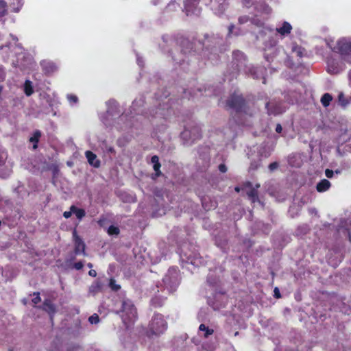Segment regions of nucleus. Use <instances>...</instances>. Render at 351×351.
<instances>
[{
    "label": "nucleus",
    "instance_id": "obj_1",
    "mask_svg": "<svg viewBox=\"0 0 351 351\" xmlns=\"http://www.w3.org/2000/svg\"><path fill=\"white\" fill-rule=\"evenodd\" d=\"M167 328V323L164 316L160 313H155L148 326L147 336L160 335Z\"/></svg>",
    "mask_w": 351,
    "mask_h": 351
},
{
    "label": "nucleus",
    "instance_id": "obj_2",
    "mask_svg": "<svg viewBox=\"0 0 351 351\" xmlns=\"http://www.w3.org/2000/svg\"><path fill=\"white\" fill-rule=\"evenodd\" d=\"M121 311L125 324L134 323L136 320L137 309L131 300L125 299L122 301Z\"/></svg>",
    "mask_w": 351,
    "mask_h": 351
},
{
    "label": "nucleus",
    "instance_id": "obj_3",
    "mask_svg": "<svg viewBox=\"0 0 351 351\" xmlns=\"http://www.w3.org/2000/svg\"><path fill=\"white\" fill-rule=\"evenodd\" d=\"M232 68V77H237L241 70H245L247 66V58L244 53L241 51H234L232 53V60L231 62Z\"/></svg>",
    "mask_w": 351,
    "mask_h": 351
},
{
    "label": "nucleus",
    "instance_id": "obj_4",
    "mask_svg": "<svg viewBox=\"0 0 351 351\" xmlns=\"http://www.w3.org/2000/svg\"><path fill=\"white\" fill-rule=\"evenodd\" d=\"M226 104L227 107L234 110L236 112H245L247 103L242 95L234 93L230 95Z\"/></svg>",
    "mask_w": 351,
    "mask_h": 351
},
{
    "label": "nucleus",
    "instance_id": "obj_5",
    "mask_svg": "<svg viewBox=\"0 0 351 351\" xmlns=\"http://www.w3.org/2000/svg\"><path fill=\"white\" fill-rule=\"evenodd\" d=\"M334 51L339 53L345 61L351 64V40L342 39L339 40L334 48Z\"/></svg>",
    "mask_w": 351,
    "mask_h": 351
},
{
    "label": "nucleus",
    "instance_id": "obj_6",
    "mask_svg": "<svg viewBox=\"0 0 351 351\" xmlns=\"http://www.w3.org/2000/svg\"><path fill=\"white\" fill-rule=\"evenodd\" d=\"M202 0H185L184 12L187 16L200 14L202 9L199 6V3Z\"/></svg>",
    "mask_w": 351,
    "mask_h": 351
},
{
    "label": "nucleus",
    "instance_id": "obj_7",
    "mask_svg": "<svg viewBox=\"0 0 351 351\" xmlns=\"http://www.w3.org/2000/svg\"><path fill=\"white\" fill-rule=\"evenodd\" d=\"M73 237L74 239V243H75V249L74 252L76 255L83 254L84 255H86V245L84 242L82 241V239L77 235V231L75 229L73 232Z\"/></svg>",
    "mask_w": 351,
    "mask_h": 351
},
{
    "label": "nucleus",
    "instance_id": "obj_8",
    "mask_svg": "<svg viewBox=\"0 0 351 351\" xmlns=\"http://www.w3.org/2000/svg\"><path fill=\"white\" fill-rule=\"evenodd\" d=\"M39 308L43 311L47 312L49 315L51 319H53V317L54 316L56 312V306L49 299L45 300L43 306H39Z\"/></svg>",
    "mask_w": 351,
    "mask_h": 351
},
{
    "label": "nucleus",
    "instance_id": "obj_9",
    "mask_svg": "<svg viewBox=\"0 0 351 351\" xmlns=\"http://www.w3.org/2000/svg\"><path fill=\"white\" fill-rule=\"evenodd\" d=\"M246 186L250 187L251 189L247 192V195L252 203L258 202V193L257 189L260 187V184H256V187H252V184L250 182H247L245 184Z\"/></svg>",
    "mask_w": 351,
    "mask_h": 351
},
{
    "label": "nucleus",
    "instance_id": "obj_10",
    "mask_svg": "<svg viewBox=\"0 0 351 351\" xmlns=\"http://www.w3.org/2000/svg\"><path fill=\"white\" fill-rule=\"evenodd\" d=\"M85 155L90 165L94 167H99L100 166V161L97 160V156L93 152L86 151Z\"/></svg>",
    "mask_w": 351,
    "mask_h": 351
},
{
    "label": "nucleus",
    "instance_id": "obj_11",
    "mask_svg": "<svg viewBox=\"0 0 351 351\" xmlns=\"http://www.w3.org/2000/svg\"><path fill=\"white\" fill-rule=\"evenodd\" d=\"M151 162L153 164V169L155 171V175L156 177H159L162 175L160 167L161 164L159 161V158L158 156L154 155L151 158Z\"/></svg>",
    "mask_w": 351,
    "mask_h": 351
},
{
    "label": "nucleus",
    "instance_id": "obj_12",
    "mask_svg": "<svg viewBox=\"0 0 351 351\" xmlns=\"http://www.w3.org/2000/svg\"><path fill=\"white\" fill-rule=\"evenodd\" d=\"M292 30V26L287 21L283 22L282 27L276 28V32L281 36H286L291 33Z\"/></svg>",
    "mask_w": 351,
    "mask_h": 351
},
{
    "label": "nucleus",
    "instance_id": "obj_13",
    "mask_svg": "<svg viewBox=\"0 0 351 351\" xmlns=\"http://www.w3.org/2000/svg\"><path fill=\"white\" fill-rule=\"evenodd\" d=\"M331 186L330 182L326 179H322L316 185V189L319 193L328 191Z\"/></svg>",
    "mask_w": 351,
    "mask_h": 351
},
{
    "label": "nucleus",
    "instance_id": "obj_14",
    "mask_svg": "<svg viewBox=\"0 0 351 351\" xmlns=\"http://www.w3.org/2000/svg\"><path fill=\"white\" fill-rule=\"evenodd\" d=\"M103 287V283L99 280H95L89 287V293L95 295L100 292Z\"/></svg>",
    "mask_w": 351,
    "mask_h": 351
},
{
    "label": "nucleus",
    "instance_id": "obj_15",
    "mask_svg": "<svg viewBox=\"0 0 351 351\" xmlns=\"http://www.w3.org/2000/svg\"><path fill=\"white\" fill-rule=\"evenodd\" d=\"M70 209H71V212H73V213L75 215L76 217L79 220H81L86 215V212H85L84 209L77 208L75 205H72L70 207Z\"/></svg>",
    "mask_w": 351,
    "mask_h": 351
},
{
    "label": "nucleus",
    "instance_id": "obj_16",
    "mask_svg": "<svg viewBox=\"0 0 351 351\" xmlns=\"http://www.w3.org/2000/svg\"><path fill=\"white\" fill-rule=\"evenodd\" d=\"M41 136V132L40 130H36L34 131L32 136L30 137L29 141L31 143H33V149H36L38 147V143L39 142V139Z\"/></svg>",
    "mask_w": 351,
    "mask_h": 351
},
{
    "label": "nucleus",
    "instance_id": "obj_17",
    "mask_svg": "<svg viewBox=\"0 0 351 351\" xmlns=\"http://www.w3.org/2000/svg\"><path fill=\"white\" fill-rule=\"evenodd\" d=\"M43 70L46 74H51L53 73L56 67L53 63L47 62L42 64Z\"/></svg>",
    "mask_w": 351,
    "mask_h": 351
},
{
    "label": "nucleus",
    "instance_id": "obj_18",
    "mask_svg": "<svg viewBox=\"0 0 351 351\" xmlns=\"http://www.w3.org/2000/svg\"><path fill=\"white\" fill-rule=\"evenodd\" d=\"M265 108L267 110V112L269 114L277 115L282 112V111L278 107H271V104L270 102L266 103Z\"/></svg>",
    "mask_w": 351,
    "mask_h": 351
},
{
    "label": "nucleus",
    "instance_id": "obj_19",
    "mask_svg": "<svg viewBox=\"0 0 351 351\" xmlns=\"http://www.w3.org/2000/svg\"><path fill=\"white\" fill-rule=\"evenodd\" d=\"M24 93L25 94L29 97L31 96L34 93V88L32 86V83L29 80H26L24 84Z\"/></svg>",
    "mask_w": 351,
    "mask_h": 351
},
{
    "label": "nucleus",
    "instance_id": "obj_20",
    "mask_svg": "<svg viewBox=\"0 0 351 351\" xmlns=\"http://www.w3.org/2000/svg\"><path fill=\"white\" fill-rule=\"evenodd\" d=\"M332 99V97L329 93H324L321 98V103L324 107H328L330 101Z\"/></svg>",
    "mask_w": 351,
    "mask_h": 351
},
{
    "label": "nucleus",
    "instance_id": "obj_21",
    "mask_svg": "<svg viewBox=\"0 0 351 351\" xmlns=\"http://www.w3.org/2000/svg\"><path fill=\"white\" fill-rule=\"evenodd\" d=\"M199 330L201 331H204L205 333L204 335V338H208L210 335H213L214 332V330L209 328L204 324H201L199 326Z\"/></svg>",
    "mask_w": 351,
    "mask_h": 351
},
{
    "label": "nucleus",
    "instance_id": "obj_22",
    "mask_svg": "<svg viewBox=\"0 0 351 351\" xmlns=\"http://www.w3.org/2000/svg\"><path fill=\"white\" fill-rule=\"evenodd\" d=\"M328 72L333 74H337L339 72V69L335 65L334 60H328Z\"/></svg>",
    "mask_w": 351,
    "mask_h": 351
},
{
    "label": "nucleus",
    "instance_id": "obj_23",
    "mask_svg": "<svg viewBox=\"0 0 351 351\" xmlns=\"http://www.w3.org/2000/svg\"><path fill=\"white\" fill-rule=\"evenodd\" d=\"M109 287L112 291H118L121 289V286L116 283V280L114 278H110L109 280Z\"/></svg>",
    "mask_w": 351,
    "mask_h": 351
},
{
    "label": "nucleus",
    "instance_id": "obj_24",
    "mask_svg": "<svg viewBox=\"0 0 351 351\" xmlns=\"http://www.w3.org/2000/svg\"><path fill=\"white\" fill-rule=\"evenodd\" d=\"M120 232L119 228L117 226L111 225L108 229V233L110 235H117Z\"/></svg>",
    "mask_w": 351,
    "mask_h": 351
},
{
    "label": "nucleus",
    "instance_id": "obj_25",
    "mask_svg": "<svg viewBox=\"0 0 351 351\" xmlns=\"http://www.w3.org/2000/svg\"><path fill=\"white\" fill-rule=\"evenodd\" d=\"M7 4L4 0H0V16H2L6 13Z\"/></svg>",
    "mask_w": 351,
    "mask_h": 351
},
{
    "label": "nucleus",
    "instance_id": "obj_26",
    "mask_svg": "<svg viewBox=\"0 0 351 351\" xmlns=\"http://www.w3.org/2000/svg\"><path fill=\"white\" fill-rule=\"evenodd\" d=\"M191 134L193 135V139L200 138L202 137L201 132L199 131V128L195 127L191 131Z\"/></svg>",
    "mask_w": 351,
    "mask_h": 351
},
{
    "label": "nucleus",
    "instance_id": "obj_27",
    "mask_svg": "<svg viewBox=\"0 0 351 351\" xmlns=\"http://www.w3.org/2000/svg\"><path fill=\"white\" fill-rule=\"evenodd\" d=\"M88 321L90 324H97L99 322V315L96 313L93 314L88 318Z\"/></svg>",
    "mask_w": 351,
    "mask_h": 351
},
{
    "label": "nucleus",
    "instance_id": "obj_28",
    "mask_svg": "<svg viewBox=\"0 0 351 351\" xmlns=\"http://www.w3.org/2000/svg\"><path fill=\"white\" fill-rule=\"evenodd\" d=\"M33 295L35 296L34 298H32V302L34 304H37L41 301V298L40 296L39 292H34Z\"/></svg>",
    "mask_w": 351,
    "mask_h": 351
},
{
    "label": "nucleus",
    "instance_id": "obj_29",
    "mask_svg": "<svg viewBox=\"0 0 351 351\" xmlns=\"http://www.w3.org/2000/svg\"><path fill=\"white\" fill-rule=\"evenodd\" d=\"M67 99L71 103H77L78 101L77 97L72 94L68 95Z\"/></svg>",
    "mask_w": 351,
    "mask_h": 351
},
{
    "label": "nucleus",
    "instance_id": "obj_30",
    "mask_svg": "<svg viewBox=\"0 0 351 351\" xmlns=\"http://www.w3.org/2000/svg\"><path fill=\"white\" fill-rule=\"evenodd\" d=\"M241 3L246 8H250L254 4L252 0H241Z\"/></svg>",
    "mask_w": 351,
    "mask_h": 351
},
{
    "label": "nucleus",
    "instance_id": "obj_31",
    "mask_svg": "<svg viewBox=\"0 0 351 351\" xmlns=\"http://www.w3.org/2000/svg\"><path fill=\"white\" fill-rule=\"evenodd\" d=\"M250 17L248 16H241L239 18V23L240 24H244L248 22Z\"/></svg>",
    "mask_w": 351,
    "mask_h": 351
},
{
    "label": "nucleus",
    "instance_id": "obj_32",
    "mask_svg": "<svg viewBox=\"0 0 351 351\" xmlns=\"http://www.w3.org/2000/svg\"><path fill=\"white\" fill-rule=\"evenodd\" d=\"M84 264L82 261H79L77 263H75L73 265V267L77 270H80L83 268Z\"/></svg>",
    "mask_w": 351,
    "mask_h": 351
},
{
    "label": "nucleus",
    "instance_id": "obj_33",
    "mask_svg": "<svg viewBox=\"0 0 351 351\" xmlns=\"http://www.w3.org/2000/svg\"><path fill=\"white\" fill-rule=\"evenodd\" d=\"M274 297L277 299H279L282 297L280 290L278 287H275L274 289Z\"/></svg>",
    "mask_w": 351,
    "mask_h": 351
},
{
    "label": "nucleus",
    "instance_id": "obj_34",
    "mask_svg": "<svg viewBox=\"0 0 351 351\" xmlns=\"http://www.w3.org/2000/svg\"><path fill=\"white\" fill-rule=\"evenodd\" d=\"M325 175L328 178H331L334 175V172L332 170L327 169L325 171Z\"/></svg>",
    "mask_w": 351,
    "mask_h": 351
},
{
    "label": "nucleus",
    "instance_id": "obj_35",
    "mask_svg": "<svg viewBox=\"0 0 351 351\" xmlns=\"http://www.w3.org/2000/svg\"><path fill=\"white\" fill-rule=\"evenodd\" d=\"M278 167V162H271V164H269V169L271 170V171H274V169H277Z\"/></svg>",
    "mask_w": 351,
    "mask_h": 351
},
{
    "label": "nucleus",
    "instance_id": "obj_36",
    "mask_svg": "<svg viewBox=\"0 0 351 351\" xmlns=\"http://www.w3.org/2000/svg\"><path fill=\"white\" fill-rule=\"evenodd\" d=\"M218 168L221 173H226L227 171V167L224 164H220Z\"/></svg>",
    "mask_w": 351,
    "mask_h": 351
},
{
    "label": "nucleus",
    "instance_id": "obj_37",
    "mask_svg": "<svg viewBox=\"0 0 351 351\" xmlns=\"http://www.w3.org/2000/svg\"><path fill=\"white\" fill-rule=\"evenodd\" d=\"M72 213H73V212H71V210L69 211H65L63 213V216L64 218L68 219V218L71 217Z\"/></svg>",
    "mask_w": 351,
    "mask_h": 351
},
{
    "label": "nucleus",
    "instance_id": "obj_38",
    "mask_svg": "<svg viewBox=\"0 0 351 351\" xmlns=\"http://www.w3.org/2000/svg\"><path fill=\"white\" fill-rule=\"evenodd\" d=\"M282 128L281 125L279 123L277 124V125L276 127V132L277 133H280L282 132Z\"/></svg>",
    "mask_w": 351,
    "mask_h": 351
},
{
    "label": "nucleus",
    "instance_id": "obj_39",
    "mask_svg": "<svg viewBox=\"0 0 351 351\" xmlns=\"http://www.w3.org/2000/svg\"><path fill=\"white\" fill-rule=\"evenodd\" d=\"M88 274H89V276H90L92 277H95L97 276V271L94 269H90L88 271Z\"/></svg>",
    "mask_w": 351,
    "mask_h": 351
},
{
    "label": "nucleus",
    "instance_id": "obj_40",
    "mask_svg": "<svg viewBox=\"0 0 351 351\" xmlns=\"http://www.w3.org/2000/svg\"><path fill=\"white\" fill-rule=\"evenodd\" d=\"M234 28V25L232 24L228 27V34H231L232 33Z\"/></svg>",
    "mask_w": 351,
    "mask_h": 351
},
{
    "label": "nucleus",
    "instance_id": "obj_41",
    "mask_svg": "<svg viewBox=\"0 0 351 351\" xmlns=\"http://www.w3.org/2000/svg\"><path fill=\"white\" fill-rule=\"evenodd\" d=\"M176 5H177V3H176L175 2H173V3H169V4L167 5V9H169V10H170L171 7H173V8H174V7H176Z\"/></svg>",
    "mask_w": 351,
    "mask_h": 351
},
{
    "label": "nucleus",
    "instance_id": "obj_42",
    "mask_svg": "<svg viewBox=\"0 0 351 351\" xmlns=\"http://www.w3.org/2000/svg\"><path fill=\"white\" fill-rule=\"evenodd\" d=\"M263 10L266 12H269L271 10V9L267 5H265Z\"/></svg>",
    "mask_w": 351,
    "mask_h": 351
},
{
    "label": "nucleus",
    "instance_id": "obj_43",
    "mask_svg": "<svg viewBox=\"0 0 351 351\" xmlns=\"http://www.w3.org/2000/svg\"><path fill=\"white\" fill-rule=\"evenodd\" d=\"M297 53H298V56L299 57H302V52L301 51V48L300 47L298 48V51H297Z\"/></svg>",
    "mask_w": 351,
    "mask_h": 351
},
{
    "label": "nucleus",
    "instance_id": "obj_44",
    "mask_svg": "<svg viewBox=\"0 0 351 351\" xmlns=\"http://www.w3.org/2000/svg\"><path fill=\"white\" fill-rule=\"evenodd\" d=\"M5 80V75L4 74H0V81H3Z\"/></svg>",
    "mask_w": 351,
    "mask_h": 351
},
{
    "label": "nucleus",
    "instance_id": "obj_45",
    "mask_svg": "<svg viewBox=\"0 0 351 351\" xmlns=\"http://www.w3.org/2000/svg\"><path fill=\"white\" fill-rule=\"evenodd\" d=\"M348 79L351 82V69L349 71L348 73Z\"/></svg>",
    "mask_w": 351,
    "mask_h": 351
},
{
    "label": "nucleus",
    "instance_id": "obj_46",
    "mask_svg": "<svg viewBox=\"0 0 351 351\" xmlns=\"http://www.w3.org/2000/svg\"><path fill=\"white\" fill-rule=\"evenodd\" d=\"M87 267H89V268H92L93 267V264L91 263H88L87 264Z\"/></svg>",
    "mask_w": 351,
    "mask_h": 351
},
{
    "label": "nucleus",
    "instance_id": "obj_47",
    "mask_svg": "<svg viewBox=\"0 0 351 351\" xmlns=\"http://www.w3.org/2000/svg\"><path fill=\"white\" fill-rule=\"evenodd\" d=\"M339 101H341V99H343V94H340L339 95Z\"/></svg>",
    "mask_w": 351,
    "mask_h": 351
},
{
    "label": "nucleus",
    "instance_id": "obj_48",
    "mask_svg": "<svg viewBox=\"0 0 351 351\" xmlns=\"http://www.w3.org/2000/svg\"><path fill=\"white\" fill-rule=\"evenodd\" d=\"M339 101H341V99H343V94H340L339 95Z\"/></svg>",
    "mask_w": 351,
    "mask_h": 351
},
{
    "label": "nucleus",
    "instance_id": "obj_49",
    "mask_svg": "<svg viewBox=\"0 0 351 351\" xmlns=\"http://www.w3.org/2000/svg\"><path fill=\"white\" fill-rule=\"evenodd\" d=\"M18 1V3L21 5V6L23 5V3H21L22 0H17Z\"/></svg>",
    "mask_w": 351,
    "mask_h": 351
},
{
    "label": "nucleus",
    "instance_id": "obj_50",
    "mask_svg": "<svg viewBox=\"0 0 351 351\" xmlns=\"http://www.w3.org/2000/svg\"><path fill=\"white\" fill-rule=\"evenodd\" d=\"M235 191H236L237 192H239L240 189L237 186V187H236V188H235Z\"/></svg>",
    "mask_w": 351,
    "mask_h": 351
},
{
    "label": "nucleus",
    "instance_id": "obj_51",
    "mask_svg": "<svg viewBox=\"0 0 351 351\" xmlns=\"http://www.w3.org/2000/svg\"><path fill=\"white\" fill-rule=\"evenodd\" d=\"M185 42H186V43H187V44H188L189 45H190V46H191V45H192V44H191V43H190L188 40H185Z\"/></svg>",
    "mask_w": 351,
    "mask_h": 351
},
{
    "label": "nucleus",
    "instance_id": "obj_52",
    "mask_svg": "<svg viewBox=\"0 0 351 351\" xmlns=\"http://www.w3.org/2000/svg\"><path fill=\"white\" fill-rule=\"evenodd\" d=\"M182 51H183L184 53H186V50L182 49Z\"/></svg>",
    "mask_w": 351,
    "mask_h": 351
},
{
    "label": "nucleus",
    "instance_id": "obj_53",
    "mask_svg": "<svg viewBox=\"0 0 351 351\" xmlns=\"http://www.w3.org/2000/svg\"><path fill=\"white\" fill-rule=\"evenodd\" d=\"M349 239H350V241H351V236L350 235L349 236Z\"/></svg>",
    "mask_w": 351,
    "mask_h": 351
},
{
    "label": "nucleus",
    "instance_id": "obj_54",
    "mask_svg": "<svg viewBox=\"0 0 351 351\" xmlns=\"http://www.w3.org/2000/svg\"><path fill=\"white\" fill-rule=\"evenodd\" d=\"M110 152H112V151H113V149H112V148H110Z\"/></svg>",
    "mask_w": 351,
    "mask_h": 351
}]
</instances>
